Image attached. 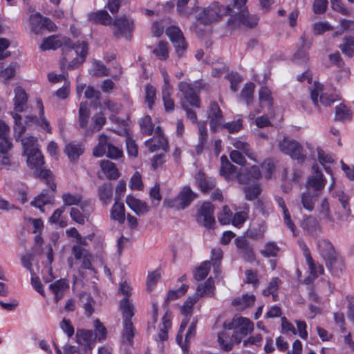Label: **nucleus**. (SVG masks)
Wrapping results in <instances>:
<instances>
[{"instance_id": "obj_1", "label": "nucleus", "mask_w": 354, "mask_h": 354, "mask_svg": "<svg viewBox=\"0 0 354 354\" xmlns=\"http://www.w3.org/2000/svg\"><path fill=\"white\" fill-rule=\"evenodd\" d=\"M25 154L27 156L28 166L35 169V176L41 178L52 190H55L57 186L54 183V177L49 169H43L44 160L40 150L32 149Z\"/></svg>"}, {"instance_id": "obj_2", "label": "nucleus", "mask_w": 354, "mask_h": 354, "mask_svg": "<svg viewBox=\"0 0 354 354\" xmlns=\"http://www.w3.org/2000/svg\"><path fill=\"white\" fill-rule=\"evenodd\" d=\"M233 7L223 6L218 2L214 1L205 8H203L196 16L198 21L203 24L218 21L223 17L233 15Z\"/></svg>"}, {"instance_id": "obj_3", "label": "nucleus", "mask_w": 354, "mask_h": 354, "mask_svg": "<svg viewBox=\"0 0 354 354\" xmlns=\"http://www.w3.org/2000/svg\"><path fill=\"white\" fill-rule=\"evenodd\" d=\"M318 250L326 261V264L328 269L330 270L332 273L335 275H339V267L342 266V262L337 259L335 251L332 243L326 240H320L318 242Z\"/></svg>"}, {"instance_id": "obj_4", "label": "nucleus", "mask_w": 354, "mask_h": 354, "mask_svg": "<svg viewBox=\"0 0 354 354\" xmlns=\"http://www.w3.org/2000/svg\"><path fill=\"white\" fill-rule=\"evenodd\" d=\"M246 0H234L233 14L231 17L238 20L243 25L249 28H254L259 22V17L255 15H250L245 7Z\"/></svg>"}, {"instance_id": "obj_5", "label": "nucleus", "mask_w": 354, "mask_h": 354, "mask_svg": "<svg viewBox=\"0 0 354 354\" xmlns=\"http://www.w3.org/2000/svg\"><path fill=\"white\" fill-rule=\"evenodd\" d=\"M278 147L282 153L289 155L293 159L301 162L306 159V156L303 152V147L295 140L284 138L279 142Z\"/></svg>"}, {"instance_id": "obj_6", "label": "nucleus", "mask_w": 354, "mask_h": 354, "mask_svg": "<svg viewBox=\"0 0 354 354\" xmlns=\"http://www.w3.org/2000/svg\"><path fill=\"white\" fill-rule=\"evenodd\" d=\"M71 46V39L66 37L59 35H52L47 38H45L43 43L40 46V48L42 50H46L50 49H57L62 47L63 52V60L67 62L66 58V46Z\"/></svg>"}, {"instance_id": "obj_7", "label": "nucleus", "mask_w": 354, "mask_h": 354, "mask_svg": "<svg viewBox=\"0 0 354 354\" xmlns=\"http://www.w3.org/2000/svg\"><path fill=\"white\" fill-rule=\"evenodd\" d=\"M165 32L171 41L174 44L178 57H183L187 45L181 30L179 27L173 26L167 28Z\"/></svg>"}, {"instance_id": "obj_8", "label": "nucleus", "mask_w": 354, "mask_h": 354, "mask_svg": "<svg viewBox=\"0 0 354 354\" xmlns=\"http://www.w3.org/2000/svg\"><path fill=\"white\" fill-rule=\"evenodd\" d=\"M312 169L313 174L308 178L306 185V190H310L313 193H319L325 187L326 179L319 170L317 165H314Z\"/></svg>"}, {"instance_id": "obj_9", "label": "nucleus", "mask_w": 354, "mask_h": 354, "mask_svg": "<svg viewBox=\"0 0 354 354\" xmlns=\"http://www.w3.org/2000/svg\"><path fill=\"white\" fill-rule=\"evenodd\" d=\"M113 24L116 28L113 32V35L115 37L122 35L128 38L130 33L134 29L133 21L126 16L115 18Z\"/></svg>"}, {"instance_id": "obj_10", "label": "nucleus", "mask_w": 354, "mask_h": 354, "mask_svg": "<svg viewBox=\"0 0 354 354\" xmlns=\"http://www.w3.org/2000/svg\"><path fill=\"white\" fill-rule=\"evenodd\" d=\"M178 87L179 91L182 93L184 99L186 100L190 105L197 108L201 107L199 96L190 84L186 82H180Z\"/></svg>"}, {"instance_id": "obj_11", "label": "nucleus", "mask_w": 354, "mask_h": 354, "mask_svg": "<svg viewBox=\"0 0 354 354\" xmlns=\"http://www.w3.org/2000/svg\"><path fill=\"white\" fill-rule=\"evenodd\" d=\"M214 210V205L209 202L204 203L199 209L198 220L201 222L203 218V225L207 228H212L215 223Z\"/></svg>"}, {"instance_id": "obj_12", "label": "nucleus", "mask_w": 354, "mask_h": 354, "mask_svg": "<svg viewBox=\"0 0 354 354\" xmlns=\"http://www.w3.org/2000/svg\"><path fill=\"white\" fill-rule=\"evenodd\" d=\"M208 118L210 120L209 125L212 131H216V129L221 125L223 120L222 111L216 102L212 101L210 102L208 109Z\"/></svg>"}, {"instance_id": "obj_13", "label": "nucleus", "mask_w": 354, "mask_h": 354, "mask_svg": "<svg viewBox=\"0 0 354 354\" xmlns=\"http://www.w3.org/2000/svg\"><path fill=\"white\" fill-rule=\"evenodd\" d=\"M239 254L245 261L252 262L254 260V254L252 247L243 236H239L234 241Z\"/></svg>"}, {"instance_id": "obj_14", "label": "nucleus", "mask_w": 354, "mask_h": 354, "mask_svg": "<svg viewBox=\"0 0 354 354\" xmlns=\"http://www.w3.org/2000/svg\"><path fill=\"white\" fill-rule=\"evenodd\" d=\"M37 104L39 108V117L36 115L26 116V122H32L39 124L43 129H45L48 133H51V127L47 119L44 117V107L41 100H37Z\"/></svg>"}, {"instance_id": "obj_15", "label": "nucleus", "mask_w": 354, "mask_h": 354, "mask_svg": "<svg viewBox=\"0 0 354 354\" xmlns=\"http://www.w3.org/2000/svg\"><path fill=\"white\" fill-rule=\"evenodd\" d=\"M68 288L69 281L64 278L56 280L49 285V290L54 295L56 304L63 298L64 293Z\"/></svg>"}, {"instance_id": "obj_16", "label": "nucleus", "mask_w": 354, "mask_h": 354, "mask_svg": "<svg viewBox=\"0 0 354 354\" xmlns=\"http://www.w3.org/2000/svg\"><path fill=\"white\" fill-rule=\"evenodd\" d=\"M239 320L238 330H235L233 334V337L237 343L240 342L241 338L250 333L254 328L253 323L249 319L239 317Z\"/></svg>"}, {"instance_id": "obj_17", "label": "nucleus", "mask_w": 354, "mask_h": 354, "mask_svg": "<svg viewBox=\"0 0 354 354\" xmlns=\"http://www.w3.org/2000/svg\"><path fill=\"white\" fill-rule=\"evenodd\" d=\"M317 212L319 220H323L329 226H334L335 218L331 214L329 203L326 198L322 200L320 204L317 206Z\"/></svg>"}, {"instance_id": "obj_18", "label": "nucleus", "mask_w": 354, "mask_h": 354, "mask_svg": "<svg viewBox=\"0 0 354 354\" xmlns=\"http://www.w3.org/2000/svg\"><path fill=\"white\" fill-rule=\"evenodd\" d=\"M14 109L16 112H23L27 109L28 95L24 88L17 86L14 90Z\"/></svg>"}, {"instance_id": "obj_19", "label": "nucleus", "mask_w": 354, "mask_h": 354, "mask_svg": "<svg viewBox=\"0 0 354 354\" xmlns=\"http://www.w3.org/2000/svg\"><path fill=\"white\" fill-rule=\"evenodd\" d=\"M301 227L313 236H317L322 232V225L319 221L312 216H306L301 224Z\"/></svg>"}, {"instance_id": "obj_20", "label": "nucleus", "mask_w": 354, "mask_h": 354, "mask_svg": "<svg viewBox=\"0 0 354 354\" xmlns=\"http://www.w3.org/2000/svg\"><path fill=\"white\" fill-rule=\"evenodd\" d=\"M145 145L151 152H154L159 149L166 152L168 150L167 140L162 135H158L147 140L145 141Z\"/></svg>"}, {"instance_id": "obj_21", "label": "nucleus", "mask_w": 354, "mask_h": 354, "mask_svg": "<svg viewBox=\"0 0 354 354\" xmlns=\"http://www.w3.org/2000/svg\"><path fill=\"white\" fill-rule=\"evenodd\" d=\"M77 342L85 348H91L94 346V334L91 330L78 329L76 332Z\"/></svg>"}, {"instance_id": "obj_22", "label": "nucleus", "mask_w": 354, "mask_h": 354, "mask_svg": "<svg viewBox=\"0 0 354 354\" xmlns=\"http://www.w3.org/2000/svg\"><path fill=\"white\" fill-rule=\"evenodd\" d=\"M44 190L39 195L35 197V200L30 203L32 206H35L40 209L48 203H51L54 200V192L56 191L52 190Z\"/></svg>"}, {"instance_id": "obj_23", "label": "nucleus", "mask_w": 354, "mask_h": 354, "mask_svg": "<svg viewBox=\"0 0 354 354\" xmlns=\"http://www.w3.org/2000/svg\"><path fill=\"white\" fill-rule=\"evenodd\" d=\"M196 197V194L189 186L184 187L178 196L179 208L183 209L187 207Z\"/></svg>"}, {"instance_id": "obj_24", "label": "nucleus", "mask_w": 354, "mask_h": 354, "mask_svg": "<svg viewBox=\"0 0 354 354\" xmlns=\"http://www.w3.org/2000/svg\"><path fill=\"white\" fill-rule=\"evenodd\" d=\"M66 57L68 53L72 52V50H74L76 55L80 57V62H84L88 54V44L84 41H78L76 44H73L71 41V46H66Z\"/></svg>"}, {"instance_id": "obj_25", "label": "nucleus", "mask_w": 354, "mask_h": 354, "mask_svg": "<svg viewBox=\"0 0 354 354\" xmlns=\"http://www.w3.org/2000/svg\"><path fill=\"white\" fill-rule=\"evenodd\" d=\"M127 205L131 208L137 215H140L149 211V207L145 202L138 200L132 196H127L126 198Z\"/></svg>"}, {"instance_id": "obj_26", "label": "nucleus", "mask_w": 354, "mask_h": 354, "mask_svg": "<svg viewBox=\"0 0 354 354\" xmlns=\"http://www.w3.org/2000/svg\"><path fill=\"white\" fill-rule=\"evenodd\" d=\"M195 180L197 185L203 192H207L215 186V181L211 178H208L202 171H198L195 176Z\"/></svg>"}, {"instance_id": "obj_27", "label": "nucleus", "mask_w": 354, "mask_h": 354, "mask_svg": "<svg viewBox=\"0 0 354 354\" xmlns=\"http://www.w3.org/2000/svg\"><path fill=\"white\" fill-rule=\"evenodd\" d=\"M319 194V193H313L310 190L304 192L301 196V203L303 207L309 212H312L315 208Z\"/></svg>"}, {"instance_id": "obj_28", "label": "nucleus", "mask_w": 354, "mask_h": 354, "mask_svg": "<svg viewBox=\"0 0 354 354\" xmlns=\"http://www.w3.org/2000/svg\"><path fill=\"white\" fill-rule=\"evenodd\" d=\"M88 19L91 22L100 24L104 26H109L111 24L112 22L111 17L104 10L88 13Z\"/></svg>"}, {"instance_id": "obj_29", "label": "nucleus", "mask_w": 354, "mask_h": 354, "mask_svg": "<svg viewBox=\"0 0 354 354\" xmlns=\"http://www.w3.org/2000/svg\"><path fill=\"white\" fill-rule=\"evenodd\" d=\"M100 167L105 176L109 180H115L119 178V171L115 165L108 160L100 161Z\"/></svg>"}, {"instance_id": "obj_30", "label": "nucleus", "mask_w": 354, "mask_h": 354, "mask_svg": "<svg viewBox=\"0 0 354 354\" xmlns=\"http://www.w3.org/2000/svg\"><path fill=\"white\" fill-rule=\"evenodd\" d=\"M221 162L220 174L227 180L232 179L236 173V167L228 160L225 155L221 157Z\"/></svg>"}, {"instance_id": "obj_31", "label": "nucleus", "mask_w": 354, "mask_h": 354, "mask_svg": "<svg viewBox=\"0 0 354 354\" xmlns=\"http://www.w3.org/2000/svg\"><path fill=\"white\" fill-rule=\"evenodd\" d=\"M256 297L253 294H244L241 297H238L232 301V305L237 309L243 310L248 307L253 306Z\"/></svg>"}, {"instance_id": "obj_32", "label": "nucleus", "mask_w": 354, "mask_h": 354, "mask_svg": "<svg viewBox=\"0 0 354 354\" xmlns=\"http://www.w3.org/2000/svg\"><path fill=\"white\" fill-rule=\"evenodd\" d=\"M232 145L234 148L236 149V150L242 151L250 159L254 160V162H257L256 153L250 148V145L247 142L234 139L232 142Z\"/></svg>"}, {"instance_id": "obj_33", "label": "nucleus", "mask_w": 354, "mask_h": 354, "mask_svg": "<svg viewBox=\"0 0 354 354\" xmlns=\"http://www.w3.org/2000/svg\"><path fill=\"white\" fill-rule=\"evenodd\" d=\"M98 197L103 204L107 205L110 203L113 196V186L111 183H104L100 187L98 190Z\"/></svg>"}, {"instance_id": "obj_34", "label": "nucleus", "mask_w": 354, "mask_h": 354, "mask_svg": "<svg viewBox=\"0 0 354 354\" xmlns=\"http://www.w3.org/2000/svg\"><path fill=\"white\" fill-rule=\"evenodd\" d=\"M214 290V281L212 278L207 279L203 283L198 286L196 292L199 298L204 296H213Z\"/></svg>"}, {"instance_id": "obj_35", "label": "nucleus", "mask_w": 354, "mask_h": 354, "mask_svg": "<svg viewBox=\"0 0 354 354\" xmlns=\"http://www.w3.org/2000/svg\"><path fill=\"white\" fill-rule=\"evenodd\" d=\"M64 151L70 160L74 161L83 153L84 148L81 145L71 142L66 145Z\"/></svg>"}, {"instance_id": "obj_36", "label": "nucleus", "mask_w": 354, "mask_h": 354, "mask_svg": "<svg viewBox=\"0 0 354 354\" xmlns=\"http://www.w3.org/2000/svg\"><path fill=\"white\" fill-rule=\"evenodd\" d=\"M43 19L44 18L39 12L31 14L28 18L29 26L30 30L35 33L39 34L43 30Z\"/></svg>"}, {"instance_id": "obj_37", "label": "nucleus", "mask_w": 354, "mask_h": 354, "mask_svg": "<svg viewBox=\"0 0 354 354\" xmlns=\"http://www.w3.org/2000/svg\"><path fill=\"white\" fill-rule=\"evenodd\" d=\"M80 301L85 310V314L90 317L94 312L95 301L90 294L83 292L80 295Z\"/></svg>"}, {"instance_id": "obj_38", "label": "nucleus", "mask_w": 354, "mask_h": 354, "mask_svg": "<svg viewBox=\"0 0 354 354\" xmlns=\"http://www.w3.org/2000/svg\"><path fill=\"white\" fill-rule=\"evenodd\" d=\"M90 118V109L86 103L81 102L78 112V122L81 128L86 129Z\"/></svg>"}, {"instance_id": "obj_39", "label": "nucleus", "mask_w": 354, "mask_h": 354, "mask_svg": "<svg viewBox=\"0 0 354 354\" xmlns=\"http://www.w3.org/2000/svg\"><path fill=\"white\" fill-rule=\"evenodd\" d=\"M111 216L120 223H123L125 220L124 205L123 203H118V200H115L111 209Z\"/></svg>"}, {"instance_id": "obj_40", "label": "nucleus", "mask_w": 354, "mask_h": 354, "mask_svg": "<svg viewBox=\"0 0 354 354\" xmlns=\"http://www.w3.org/2000/svg\"><path fill=\"white\" fill-rule=\"evenodd\" d=\"M339 49L345 55L352 57L354 56V38L346 36L343 38L342 44L339 46Z\"/></svg>"}, {"instance_id": "obj_41", "label": "nucleus", "mask_w": 354, "mask_h": 354, "mask_svg": "<svg viewBox=\"0 0 354 354\" xmlns=\"http://www.w3.org/2000/svg\"><path fill=\"white\" fill-rule=\"evenodd\" d=\"M266 230V223L262 221L257 227L249 228L246 232V236L252 239H261L263 238Z\"/></svg>"}, {"instance_id": "obj_42", "label": "nucleus", "mask_w": 354, "mask_h": 354, "mask_svg": "<svg viewBox=\"0 0 354 354\" xmlns=\"http://www.w3.org/2000/svg\"><path fill=\"white\" fill-rule=\"evenodd\" d=\"M277 201L278 205L281 207L283 213V221L286 226L290 229V230L295 235V225L291 220L290 214L288 212V209L284 201L279 197L277 198Z\"/></svg>"}, {"instance_id": "obj_43", "label": "nucleus", "mask_w": 354, "mask_h": 354, "mask_svg": "<svg viewBox=\"0 0 354 354\" xmlns=\"http://www.w3.org/2000/svg\"><path fill=\"white\" fill-rule=\"evenodd\" d=\"M198 299L199 297L198 295L194 294L192 296L189 297L181 307L180 311L182 315L186 317L191 316L193 311V306Z\"/></svg>"}, {"instance_id": "obj_44", "label": "nucleus", "mask_w": 354, "mask_h": 354, "mask_svg": "<svg viewBox=\"0 0 354 354\" xmlns=\"http://www.w3.org/2000/svg\"><path fill=\"white\" fill-rule=\"evenodd\" d=\"M120 308L124 319V321H131L134 313L133 305L129 301V298L124 297L121 300Z\"/></svg>"}, {"instance_id": "obj_45", "label": "nucleus", "mask_w": 354, "mask_h": 354, "mask_svg": "<svg viewBox=\"0 0 354 354\" xmlns=\"http://www.w3.org/2000/svg\"><path fill=\"white\" fill-rule=\"evenodd\" d=\"M93 123V127L90 129H86L85 131V136H90L94 131H98L106 123V118L101 114H97L92 118Z\"/></svg>"}, {"instance_id": "obj_46", "label": "nucleus", "mask_w": 354, "mask_h": 354, "mask_svg": "<svg viewBox=\"0 0 354 354\" xmlns=\"http://www.w3.org/2000/svg\"><path fill=\"white\" fill-rule=\"evenodd\" d=\"M15 120L14 131L16 140H19L26 131V127L21 123V116L17 113H12Z\"/></svg>"}, {"instance_id": "obj_47", "label": "nucleus", "mask_w": 354, "mask_h": 354, "mask_svg": "<svg viewBox=\"0 0 354 354\" xmlns=\"http://www.w3.org/2000/svg\"><path fill=\"white\" fill-rule=\"evenodd\" d=\"M261 188L257 183L244 187L245 198L248 201L256 199L261 193Z\"/></svg>"}, {"instance_id": "obj_48", "label": "nucleus", "mask_w": 354, "mask_h": 354, "mask_svg": "<svg viewBox=\"0 0 354 354\" xmlns=\"http://www.w3.org/2000/svg\"><path fill=\"white\" fill-rule=\"evenodd\" d=\"M108 138L104 135H101L99 137L98 144L93 149V156L96 157H101L106 153L107 145H109Z\"/></svg>"}, {"instance_id": "obj_49", "label": "nucleus", "mask_w": 354, "mask_h": 354, "mask_svg": "<svg viewBox=\"0 0 354 354\" xmlns=\"http://www.w3.org/2000/svg\"><path fill=\"white\" fill-rule=\"evenodd\" d=\"M134 330L135 328L131 321H124L123 342H127L131 344L134 337Z\"/></svg>"}, {"instance_id": "obj_50", "label": "nucleus", "mask_w": 354, "mask_h": 354, "mask_svg": "<svg viewBox=\"0 0 354 354\" xmlns=\"http://www.w3.org/2000/svg\"><path fill=\"white\" fill-rule=\"evenodd\" d=\"M141 131L142 133L146 135H151L153 132V125L151 121V118L149 115H145L142 118L139 122Z\"/></svg>"}, {"instance_id": "obj_51", "label": "nucleus", "mask_w": 354, "mask_h": 354, "mask_svg": "<svg viewBox=\"0 0 354 354\" xmlns=\"http://www.w3.org/2000/svg\"><path fill=\"white\" fill-rule=\"evenodd\" d=\"M171 91L167 89H162V98L164 102V106L167 112H171L174 110L175 104L174 100L171 97Z\"/></svg>"}, {"instance_id": "obj_52", "label": "nucleus", "mask_w": 354, "mask_h": 354, "mask_svg": "<svg viewBox=\"0 0 354 354\" xmlns=\"http://www.w3.org/2000/svg\"><path fill=\"white\" fill-rule=\"evenodd\" d=\"M156 98V89L151 85H147L145 88V102L149 109H152Z\"/></svg>"}, {"instance_id": "obj_53", "label": "nucleus", "mask_w": 354, "mask_h": 354, "mask_svg": "<svg viewBox=\"0 0 354 354\" xmlns=\"http://www.w3.org/2000/svg\"><path fill=\"white\" fill-rule=\"evenodd\" d=\"M210 269L209 261H205L196 270L194 278L198 281L204 279L209 273Z\"/></svg>"}, {"instance_id": "obj_54", "label": "nucleus", "mask_w": 354, "mask_h": 354, "mask_svg": "<svg viewBox=\"0 0 354 354\" xmlns=\"http://www.w3.org/2000/svg\"><path fill=\"white\" fill-rule=\"evenodd\" d=\"M64 205L71 206L78 205L82 200V196L79 194H71L70 193H64L62 196Z\"/></svg>"}, {"instance_id": "obj_55", "label": "nucleus", "mask_w": 354, "mask_h": 354, "mask_svg": "<svg viewBox=\"0 0 354 354\" xmlns=\"http://www.w3.org/2000/svg\"><path fill=\"white\" fill-rule=\"evenodd\" d=\"M94 328H95V334L94 337L95 339H97L98 341H102L106 339V329L103 326V324L100 322L99 319H96L94 322Z\"/></svg>"}, {"instance_id": "obj_56", "label": "nucleus", "mask_w": 354, "mask_h": 354, "mask_svg": "<svg viewBox=\"0 0 354 354\" xmlns=\"http://www.w3.org/2000/svg\"><path fill=\"white\" fill-rule=\"evenodd\" d=\"M351 113L350 110L343 104L336 106L335 109V120H344L350 119Z\"/></svg>"}, {"instance_id": "obj_57", "label": "nucleus", "mask_w": 354, "mask_h": 354, "mask_svg": "<svg viewBox=\"0 0 354 354\" xmlns=\"http://www.w3.org/2000/svg\"><path fill=\"white\" fill-rule=\"evenodd\" d=\"M254 87V84L249 82L245 85L241 91V97L245 100L247 104H249L253 98Z\"/></svg>"}, {"instance_id": "obj_58", "label": "nucleus", "mask_w": 354, "mask_h": 354, "mask_svg": "<svg viewBox=\"0 0 354 354\" xmlns=\"http://www.w3.org/2000/svg\"><path fill=\"white\" fill-rule=\"evenodd\" d=\"M21 144L23 145L24 153H26L29 151H32V149H38L35 147V145L37 144V139L33 136H29L21 140Z\"/></svg>"}, {"instance_id": "obj_59", "label": "nucleus", "mask_w": 354, "mask_h": 354, "mask_svg": "<svg viewBox=\"0 0 354 354\" xmlns=\"http://www.w3.org/2000/svg\"><path fill=\"white\" fill-rule=\"evenodd\" d=\"M167 42L160 41L157 48L153 50V53L160 59H166L168 57Z\"/></svg>"}, {"instance_id": "obj_60", "label": "nucleus", "mask_w": 354, "mask_h": 354, "mask_svg": "<svg viewBox=\"0 0 354 354\" xmlns=\"http://www.w3.org/2000/svg\"><path fill=\"white\" fill-rule=\"evenodd\" d=\"M279 250L275 242H268L266 244L264 250H261V254L266 257H276Z\"/></svg>"}, {"instance_id": "obj_61", "label": "nucleus", "mask_w": 354, "mask_h": 354, "mask_svg": "<svg viewBox=\"0 0 354 354\" xmlns=\"http://www.w3.org/2000/svg\"><path fill=\"white\" fill-rule=\"evenodd\" d=\"M93 76H104L109 75V69L100 61L94 60L93 62Z\"/></svg>"}, {"instance_id": "obj_62", "label": "nucleus", "mask_w": 354, "mask_h": 354, "mask_svg": "<svg viewBox=\"0 0 354 354\" xmlns=\"http://www.w3.org/2000/svg\"><path fill=\"white\" fill-rule=\"evenodd\" d=\"M223 250L220 248H216L212 250V261L215 272L219 269L221 261L223 258Z\"/></svg>"}, {"instance_id": "obj_63", "label": "nucleus", "mask_w": 354, "mask_h": 354, "mask_svg": "<svg viewBox=\"0 0 354 354\" xmlns=\"http://www.w3.org/2000/svg\"><path fill=\"white\" fill-rule=\"evenodd\" d=\"M232 216V212L230 208L225 205L223 207L222 212L218 215V219L222 225H227L231 222Z\"/></svg>"}, {"instance_id": "obj_64", "label": "nucleus", "mask_w": 354, "mask_h": 354, "mask_svg": "<svg viewBox=\"0 0 354 354\" xmlns=\"http://www.w3.org/2000/svg\"><path fill=\"white\" fill-rule=\"evenodd\" d=\"M242 120L238 119L236 121L229 122L223 124V128L227 130L230 133H236L243 127Z\"/></svg>"}]
</instances>
